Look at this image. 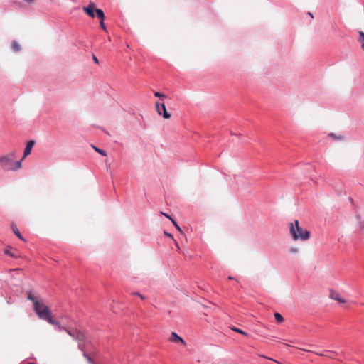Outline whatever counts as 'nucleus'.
I'll list each match as a JSON object with an SVG mask.
<instances>
[{
	"instance_id": "1",
	"label": "nucleus",
	"mask_w": 364,
	"mask_h": 364,
	"mask_svg": "<svg viewBox=\"0 0 364 364\" xmlns=\"http://www.w3.org/2000/svg\"><path fill=\"white\" fill-rule=\"evenodd\" d=\"M22 160L16 161L15 152L12 151L8 154L0 156L1 166L8 171H17L21 168Z\"/></svg>"
},
{
	"instance_id": "27",
	"label": "nucleus",
	"mask_w": 364,
	"mask_h": 364,
	"mask_svg": "<svg viewBox=\"0 0 364 364\" xmlns=\"http://www.w3.org/2000/svg\"><path fill=\"white\" fill-rule=\"evenodd\" d=\"M133 294L139 296L142 300L145 299V296L139 292H134Z\"/></svg>"
},
{
	"instance_id": "22",
	"label": "nucleus",
	"mask_w": 364,
	"mask_h": 364,
	"mask_svg": "<svg viewBox=\"0 0 364 364\" xmlns=\"http://www.w3.org/2000/svg\"><path fill=\"white\" fill-rule=\"evenodd\" d=\"M95 7H96L95 4L93 2H90L88 6H84L82 8H90V9H97Z\"/></svg>"
},
{
	"instance_id": "24",
	"label": "nucleus",
	"mask_w": 364,
	"mask_h": 364,
	"mask_svg": "<svg viewBox=\"0 0 364 364\" xmlns=\"http://www.w3.org/2000/svg\"><path fill=\"white\" fill-rule=\"evenodd\" d=\"M85 345L82 343H78V349L81 351H82L83 353L85 352Z\"/></svg>"
},
{
	"instance_id": "19",
	"label": "nucleus",
	"mask_w": 364,
	"mask_h": 364,
	"mask_svg": "<svg viewBox=\"0 0 364 364\" xmlns=\"http://www.w3.org/2000/svg\"><path fill=\"white\" fill-rule=\"evenodd\" d=\"M300 350H303V351H306V352H311V353H314L318 355H320V356H327L326 354L324 353H317V352H314L311 350H309V349H305V348H299Z\"/></svg>"
},
{
	"instance_id": "4",
	"label": "nucleus",
	"mask_w": 364,
	"mask_h": 364,
	"mask_svg": "<svg viewBox=\"0 0 364 364\" xmlns=\"http://www.w3.org/2000/svg\"><path fill=\"white\" fill-rule=\"evenodd\" d=\"M27 298H28V299H29L33 302V309L37 315H38V312H43L44 309L48 308L44 304L41 303L38 301V298L32 294L31 291L28 292Z\"/></svg>"
},
{
	"instance_id": "13",
	"label": "nucleus",
	"mask_w": 364,
	"mask_h": 364,
	"mask_svg": "<svg viewBox=\"0 0 364 364\" xmlns=\"http://www.w3.org/2000/svg\"><path fill=\"white\" fill-rule=\"evenodd\" d=\"M12 228L14 234L21 240H23V237H22L19 230L18 229L16 225H12Z\"/></svg>"
},
{
	"instance_id": "35",
	"label": "nucleus",
	"mask_w": 364,
	"mask_h": 364,
	"mask_svg": "<svg viewBox=\"0 0 364 364\" xmlns=\"http://www.w3.org/2000/svg\"><path fill=\"white\" fill-rule=\"evenodd\" d=\"M176 246H177L178 249H179V245L177 242H176Z\"/></svg>"
},
{
	"instance_id": "9",
	"label": "nucleus",
	"mask_w": 364,
	"mask_h": 364,
	"mask_svg": "<svg viewBox=\"0 0 364 364\" xmlns=\"http://www.w3.org/2000/svg\"><path fill=\"white\" fill-rule=\"evenodd\" d=\"M34 144L35 142L33 141H29L27 144H26V146L24 149V151H23V158L21 159V160L23 161L28 155H29L31 154V149L33 148V146H34Z\"/></svg>"
},
{
	"instance_id": "21",
	"label": "nucleus",
	"mask_w": 364,
	"mask_h": 364,
	"mask_svg": "<svg viewBox=\"0 0 364 364\" xmlns=\"http://www.w3.org/2000/svg\"><path fill=\"white\" fill-rule=\"evenodd\" d=\"M64 331H66L69 336H70L73 338L75 339V336L76 335V330L70 331V330L66 328V330H64Z\"/></svg>"
},
{
	"instance_id": "7",
	"label": "nucleus",
	"mask_w": 364,
	"mask_h": 364,
	"mask_svg": "<svg viewBox=\"0 0 364 364\" xmlns=\"http://www.w3.org/2000/svg\"><path fill=\"white\" fill-rule=\"evenodd\" d=\"M95 12H96L97 17L100 19V28L102 29H103L104 31H107V28L104 23V20L105 18L104 11L102 9H96Z\"/></svg>"
},
{
	"instance_id": "10",
	"label": "nucleus",
	"mask_w": 364,
	"mask_h": 364,
	"mask_svg": "<svg viewBox=\"0 0 364 364\" xmlns=\"http://www.w3.org/2000/svg\"><path fill=\"white\" fill-rule=\"evenodd\" d=\"M330 296L332 299L338 301L340 303H345V301H346L345 299L343 298H342L341 296V295L339 294V293H338L337 291H331Z\"/></svg>"
},
{
	"instance_id": "8",
	"label": "nucleus",
	"mask_w": 364,
	"mask_h": 364,
	"mask_svg": "<svg viewBox=\"0 0 364 364\" xmlns=\"http://www.w3.org/2000/svg\"><path fill=\"white\" fill-rule=\"evenodd\" d=\"M169 341L172 343H180L184 346H186V341L175 332L171 333Z\"/></svg>"
},
{
	"instance_id": "33",
	"label": "nucleus",
	"mask_w": 364,
	"mask_h": 364,
	"mask_svg": "<svg viewBox=\"0 0 364 364\" xmlns=\"http://www.w3.org/2000/svg\"><path fill=\"white\" fill-rule=\"evenodd\" d=\"M309 14L310 15V16H311V18H314V16H313V14H312L311 13H310V12H309Z\"/></svg>"
},
{
	"instance_id": "38",
	"label": "nucleus",
	"mask_w": 364,
	"mask_h": 364,
	"mask_svg": "<svg viewBox=\"0 0 364 364\" xmlns=\"http://www.w3.org/2000/svg\"><path fill=\"white\" fill-rule=\"evenodd\" d=\"M330 358H333V355H331L330 356H328Z\"/></svg>"
},
{
	"instance_id": "15",
	"label": "nucleus",
	"mask_w": 364,
	"mask_h": 364,
	"mask_svg": "<svg viewBox=\"0 0 364 364\" xmlns=\"http://www.w3.org/2000/svg\"><path fill=\"white\" fill-rule=\"evenodd\" d=\"M11 47L14 51L18 52L21 50V46L16 41H13L11 43Z\"/></svg>"
},
{
	"instance_id": "12",
	"label": "nucleus",
	"mask_w": 364,
	"mask_h": 364,
	"mask_svg": "<svg viewBox=\"0 0 364 364\" xmlns=\"http://www.w3.org/2000/svg\"><path fill=\"white\" fill-rule=\"evenodd\" d=\"M83 11L91 18H95L96 15V9H90V8H82Z\"/></svg>"
},
{
	"instance_id": "34",
	"label": "nucleus",
	"mask_w": 364,
	"mask_h": 364,
	"mask_svg": "<svg viewBox=\"0 0 364 364\" xmlns=\"http://www.w3.org/2000/svg\"><path fill=\"white\" fill-rule=\"evenodd\" d=\"M331 353H332L333 354H334V355H337V353H336V352H335V351H332Z\"/></svg>"
},
{
	"instance_id": "3",
	"label": "nucleus",
	"mask_w": 364,
	"mask_h": 364,
	"mask_svg": "<svg viewBox=\"0 0 364 364\" xmlns=\"http://www.w3.org/2000/svg\"><path fill=\"white\" fill-rule=\"evenodd\" d=\"M38 317L44 321H46L50 324L53 325L55 326L56 330L58 331H63L66 330V328L64 326H62L59 321L54 319L52 316L51 313L49 310V309H44L43 312H38Z\"/></svg>"
},
{
	"instance_id": "11",
	"label": "nucleus",
	"mask_w": 364,
	"mask_h": 364,
	"mask_svg": "<svg viewBox=\"0 0 364 364\" xmlns=\"http://www.w3.org/2000/svg\"><path fill=\"white\" fill-rule=\"evenodd\" d=\"M85 338V336L83 333L80 331L76 330V335L75 336V340L81 343V341H84Z\"/></svg>"
},
{
	"instance_id": "14",
	"label": "nucleus",
	"mask_w": 364,
	"mask_h": 364,
	"mask_svg": "<svg viewBox=\"0 0 364 364\" xmlns=\"http://www.w3.org/2000/svg\"><path fill=\"white\" fill-rule=\"evenodd\" d=\"M11 250V247H7L4 250V254L7 255H9L10 257H14V258L17 257H18L17 255H16L14 252H12Z\"/></svg>"
},
{
	"instance_id": "36",
	"label": "nucleus",
	"mask_w": 364,
	"mask_h": 364,
	"mask_svg": "<svg viewBox=\"0 0 364 364\" xmlns=\"http://www.w3.org/2000/svg\"><path fill=\"white\" fill-rule=\"evenodd\" d=\"M228 279H232L233 278H232V277H230H230H228Z\"/></svg>"
},
{
	"instance_id": "6",
	"label": "nucleus",
	"mask_w": 364,
	"mask_h": 364,
	"mask_svg": "<svg viewBox=\"0 0 364 364\" xmlns=\"http://www.w3.org/2000/svg\"><path fill=\"white\" fill-rule=\"evenodd\" d=\"M156 108L158 114L162 115L164 119H169L171 117V114L167 112L164 103L160 104L156 102Z\"/></svg>"
},
{
	"instance_id": "28",
	"label": "nucleus",
	"mask_w": 364,
	"mask_h": 364,
	"mask_svg": "<svg viewBox=\"0 0 364 364\" xmlns=\"http://www.w3.org/2000/svg\"><path fill=\"white\" fill-rule=\"evenodd\" d=\"M329 136H331V137H332V138L337 139H341V137H336V135H335L334 134H333V133H331V134H329Z\"/></svg>"
},
{
	"instance_id": "23",
	"label": "nucleus",
	"mask_w": 364,
	"mask_h": 364,
	"mask_svg": "<svg viewBox=\"0 0 364 364\" xmlns=\"http://www.w3.org/2000/svg\"><path fill=\"white\" fill-rule=\"evenodd\" d=\"M154 96L157 97L162 98V99L165 98L166 97L164 94H162V93L159 92H154Z\"/></svg>"
},
{
	"instance_id": "40",
	"label": "nucleus",
	"mask_w": 364,
	"mask_h": 364,
	"mask_svg": "<svg viewBox=\"0 0 364 364\" xmlns=\"http://www.w3.org/2000/svg\"><path fill=\"white\" fill-rule=\"evenodd\" d=\"M28 364H35V363H28Z\"/></svg>"
},
{
	"instance_id": "18",
	"label": "nucleus",
	"mask_w": 364,
	"mask_h": 364,
	"mask_svg": "<svg viewBox=\"0 0 364 364\" xmlns=\"http://www.w3.org/2000/svg\"><path fill=\"white\" fill-rule=\"evenodd\" d=\"M274 318L279 323H282L284 321V318L279 313H275Z\"/></svg>"
},
{
	"instance_id": "5",
	"label": "nucleus",
	"mask_w": 364,
	"mask_h": 364,
	"mask_svg": "<svg viewBox=\"0 0 364 364\" xmlns=\"http://www.w3.org/2000/svg\"><path fill=\"white\" fill-rule=\"evenodd\" d=\"M27 298H28V299H29L33 302V309L37 315H38V312H43L44 309L48 308L44 304L41 303L38 301V298L32 294L31 291L28 292Z\"/></svg>"
},
{
	"instance_id": "30",
	"label": "nucleus",
	"mask_w": 364,
	"mask_h": 364,
	"mask_svg": "<svg viewBox=\"0 0 364 364\" xmlns=\"http://www.w3.org/2000/svg\"><path fill=\"white\" fill-rule=\"evenodd\" d=\"M92 58H93V60L95 61V63H96L97 64L99 63L98 59L95 55H93Z\"/></svg>"
},
{
	"instance_id": "26",
	"label": "nucleus",
	"mask_w": 364,
	"mask_h": 364,
	"mask_svg": "<svg viewBox=\"0 0 364 364\" xmlns=\"http://www.w3.org/2000/svg\"><path fill=\"white\" fill-rule=\"evenodd\" d=\"M232 330H233L234 331H235V332H237V333H240V334L246 335V333H245L242 330H241V329H240V328H232Z\"/></svg>"
},
{
	"instance_id": "20",
	"label": "nucleus",
	"mask_w": 364,
	"mask_h": 364,
	"mask_svg": "<svg viewBox=\"0 0 364 364\" xmlns=\"http://www.w3.org/2000/svg\"><path fill=\"white\" fill-rule=\"evenodd\" d=\"M83 356L87 359V362L90 363V364H96L93 360L85 353L84 352L83 353Z\"/></svg>"
},
{
	"instance_id": "29",
	"label": "nucleus",
	"mask_w": 364,
	"mask_h": 364,
	"mask_svg": "<svg viewBox=\"0 0 364 364\" xmlns=\"http://www.w3.org/2000/svg\"><path fill=\"white\" fill-rule=\"evenodd\" d=\"M164 235H165L166 237H168L173 238L172 235H171V234H170V233H168V232H166V231H164Z\"/></svg>"
},
{
	"instance_id": "17",
	"label": "nucleus",
	"mask_w": 364,
	"mask_h": 364,
	"mask_svg": "<svg viewBox=\"0 0 364 364\" xmlns=\"http://www.w3.org/2000/svg\"><path fill=\"white\" fill-rule=\"evenodd\" d=\"M359 41L362 44V48L364 50V33L363 31L359 32Z\"/></svg>"
},
{
	"instance_id": "39",
	"label": "nucleus",
	"mask_w": 364,
	"mask_h": 364,
	"mask_svg": "<svg viewBox=\"0 0 364 364\" xmlns=\"http://www.w3.org/2000/svg\"><path fill=\"white\" fill-rule=\"evenodd\" d=\"M330 358H333V355H331L330 356H328Z\"/></svg>"
},
{
	"instance_id": "16",
	"label": "nucleus",
	"mask_w": 364,
	"mask_h": 364,
	"mask_svg": "<svg viewBox=\"0 0 364 364\" xmlns=\"http://www.w3.org/2000/svg\"><path fill=\"white\" fill-rule=\"evenodd\" d=\"M92 147L96 152L99 153L102 156H107V152L105 150L99 149L95 146H92Z\"/></svg>"
},
{
	"instance_id": "37",
	"label": "nucleus",
	"mask_w": 364,
	"mask_h": 364,
	"mask_svg": "<svg viewBox=\"0 0 364 364\" xmlns=\"http://www.w3.org/2000/svg\"><path fill=\"white\" fill-rule=\"evenodd\" d=\"M72 2L75 3V0H70Z\"/></svg>"
},
{
	"instance_id": "25",
	"label": "nucleus",
	"mask_w": 364,
	"mask_h": 364,
	"mask_svg": "<svg viewBox=\"0 0 364 364\" xmlns=\"http://www.w3.org/2000/svg\"><path fill=\"white\" fill-rule=\"evenodd\" d=\"M171 222L173 223V224L174 225V226L176 227V228L181 232V228L178 226V225L177 224V223L173 220V219H171Z\"/></svg>"
},
{
	"instance_id": "2",
	"label": "nucleus",
	"mask_w": 364,
	"mask_h": 364,
	"mask_svg": "<svg viewBox=\"0 0 364 364\" xmlns=\"http://www.w3.org/2000/svg\"><path fill=\"white\" fill-rule=\"evenodd\" d=\"M289 231L294 240L306 241L310 237V232L304 229L299 225V221L295 220L294 223H290Z\"/></svg>"
},
{
	"instance_id": "31",
	"label": "nucleus",
	"mask_w": 364,
	"mask_h": 364,
	"mask_svg": "<svg viewBox=\"0 0 364 364\" xmlns=\"http://www.w3.org/2000/svg\"><path fill=\"white\" fill-rule=\"evenodd\" d=\"M161 213L162 215H164V216H166V218H168V219H170V220H171V219H173L170 215H167V214H166V213H163V212H161Z\"/></svg>"
},
{
	"instance_id": "32",
	"label": "nucleus",
	"mask_w": 364,
	"mask_h": 364,
	"mask_svg": "<svg viewBox=\"0 0 364 364\" xmlns=\"http://www.w3.org/2000/svg\"><path fill=\"white\" fill-rule=\"evenodd\" d=\"M298 252V249L297 248H293L291 250V252H294V253H296Z\"/></svg>"
}]
</instances>
